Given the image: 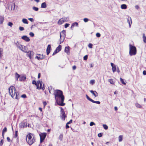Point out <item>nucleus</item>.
Here are the masks:
<instances>
[{"instance_id": "f257e3e1", "label": "nucleus", "mask_w": 146, "mask_h": 146, "mask_svg": "<svg viewBox=\"0 0 146 146\" xmlns=\"http://www.w3.org/2000/svg\"><path fill=\"white\" fill-rule=\"evenodd\" d=\"M54 94L57 104L62 106H64L65 104L64 103V97L62 91L59 90H56L54 91Z\"/></svg>"}, {"instance_id": "f03ea898", "label": "nucleus", "mask_w": 146, "mask_h": 146, "mask_svg": "<svg viewBox=\"0 0 146 146\" xmlns=\"http://www.w3.org/2000/svg\"><path fill=\"white\" fill-rule=\"evenodd\" d=\"M9 93L12 98H14L15 95V98L18 100L20 96H19V94L17 92V90L13 86H11L9 88Z\"/></svg>"}, {"instance_id": "7ed1b4c3", "label": "nucleus", "mask_w": 146, "mask_h": 146, "mask_svg": "<svg viewBox=\"0 0 146 146\" xmlns=\"http://www.w3.org/2000/svg\"><path fill=\"white\" fill-rule=\"evenodd\" d=\"M31 135V133H29L26 137L27 142L30 145H32L35 141V139L33 137L32 139V137Z\"/></svg>"}, {"instance_id": "20e7f679", "label": "nucleus", "mask_w": 146, "mask_h": 146, "mask_svg": "<svg viewBox=\"0 0 146 146\" xmlns=\"http://www.w3.org/2000/svg\"><path fill=\"white\" fill-rule=\"evenodd\" d=\"M15 43L17 47L20 50L24 52H27V48L26 46L21 45L19 43L18 41L15 42Z\"/></svg>"}, {"instance_id": "39448f33", "label": "nucleus", "mask_w": 146, "mask_h": 146, "mask_svg": "<svg viewBox=\"0 0 146 146\" xmlns=\"http://www.w3.org/2000/svg\"><path fill=\"white\" fill-rule=\"evenodd\" d=\"M129 54L130 55V56L135 55L136 54L137 52L136 48V47L131 44H129Z\"/></svg>"}, {"instance_id": "423d86ee", "label": "nucleus", "mask_w": 146, "mask_h": 146, "mask_svg": "<svg viewBox=\"0 0 146 146\" xmlns=\"http://www.w3.org/2000/svg\"><path fill=\"white\" fill-rule=\"evenodd\" d=\"M65 37L66 31L65 30H63L60 33V42L59 43H58V44H60L64 41Z\"/></svg>"}, {"instance_id": "0eeeda50", "label": "nucleus", "mask_w": 146, "mask_h": 146, "mask_svg": "<svg viewBox=\"0 0 146 146\" xmlns=\"http://www.w3.org/2000/svg\"><path fill=\"white\" fill-rule=\"evenodd\" d=\"M61 110V119L63 120L64 121L66 117V115L65 114L64 111V110L63 109L62 107H60Z\"/></svg>"}, {"instance_id": "6e6552de", "label": "nucleus", "mask_w": 146, "mask_h": 146, "mask_svg": "<svg viewBox=\"0 0 146 146\" xmlns=\"http://www.w3.org/2000/svg\"><path fill=\"white\" fill-rule=\"evenodd\" d=\"M39 135L40 137V143H41L45 139L46 135V133H41L39 134Z\"/></svg>"}, {"instance_id": "1a4fd4ad", "label": "nucleus", "mask_w": 146, "mask_h": 146, "mask_svg": "<svg viewBox=\"0 0 146 146\" xmlns=\"http://www.w3.org/2000/svg\"><path fill=\"white\" fill-rule=\"evenodd\" d=\"M45 58V55L40 54H38L37 56L35 57V58H36L38 60L44 59Z\"/></svg>"}, {"instance_id": "9d476101", "label": "nucleus", "mask_w": 146, "mask_h": 146, "mask_svg": "<svg viewBox=\"0 0 146 146\" xmlns=\"http://www.w3.org/2000/svg\"><path fill=\"white\" fill-rule=\"evenodd\" d=\"M38 83L39 88H38L37 89H42V90H44L45 89V88L44 87V86H42V81H40V80L38 81Z\"/></svg>"}, {"instance_id": "9b49d317", "label": "nucleus", "mask_w": 146, "mask_h": 146, "mask_svg": "<svg viewBox=\"0 0 146 146\" xmlns=\"http://www.w3.org/2000/svg\"><path fill=\"white\" fill-rule=\"evenodd\" d=\"M21 38L27 42H28L30 41V39L26 35L23 36L21 37Z\"/></svg>"}, {"instance_id": "f8f14e48", "label": "nucleus", "mask_w": 146, "mask_h": 146, "mask_svg": "<svg viewBox=\"0 0 146 146\" xmlns=\"http://www.w3.org/2000/svg\"><path fill=\"white\" fill-rule=\"evenodd\" d=\"M111 65L112 67V70L113 72L114 73L116 71V67L115 65L113 63H111Z\"/></svg>"}, {"instance_id": "ddd939ff", "label": "nucleus", "mask_w": 146, "mask_h": 146, "mask_svg": "<svg viewBox=\"0 0 146 146\" xmlns=\"http://www.w3.org/2000/svg\"><path fill=\"white\" fill-rule=\"evenodd\" d=\"M51 49V45L50 44H48L47 46L46 50V54L47 55H48L49 54Z\"/></svg>"}, {"instance_id": "4468645a", "label": "nucleus", "mask_w": 146, "mask_h": 146, "mask_svg": "<svg viewBox=\"0 0 146 146\" xmlns=\"http://www.w3.org/2000/svg\"><path fill=\"white\" fill-rule=\"evenodd\" d=\"M127 22L129 24V27H131V24L132 23L131 19L130 17H128L127 19Z\"/></svg>"}, {"instance_id": "2eb2a0df", "label": "nucleus", "mask_w": 146, "mask_h": 146, "mask_svg": "<svg viewBox=\"0 0 146 146\" xmlns=\"http://www.w3.org/2000/svg\"><path fill=\"white\" fill-rule=\"evenodd\" d=\"M9 8H11V9L12 10H14L15 8V3H12L9 6Z\"/></svg>"}, {"instance_id": "dca6fc26", "label": "nucleus", "mask_w": 146, "mask_h": 146, "mask_svg": "<svg viewBox=\"0 0 146 146\" xmlns=\"http://www.w3.org/2000/svg\"><path fill=\"white\" fill-rule=\"evenodd\" d=\"M26 78V76L25 75L20 76V78H19L20 81H24Z\"/></svg>"}, {"instance_id": "f3484780", "label": "nucleus", "mask_w": 146, "mask_h": 146, "mask_svg": "<svg viewBox=\"0 0 146 146\" xmlns=\"http://www.w3.org/2000/svg\"><path fill=\"white\" fill-rule=\"evenodd\" d=\"M90 92L95 97H97L98 96V94L95 91H93L92 90H90Z\"/></svg>"}, {"instance_id": "a211bd4d", "label": "nucleus", "mask_w": 146, "mask_h": 146, "mask_svg": "<svg viewBox=\"0 0 146 146\" xmlns=\"http://www.w3.org/2000/svg\"><path fill=\"white\" fill-rule=\"evenodd\" d=\"M69 48L70 47L69 46L66 47L65 48L64 52L68 54L70 53L69 51Z\"/></svg>"}, {"instance_id": "6ab92c4d", "label": "nucleus", "mask_w": 146, "mask_h": 146, "mask_svg": "<svg viewBox=\"0 0 146 146\" xmlns=\"http://www.w3.org/2000/svg\"><path fill=\"white\" fill-rule=\"evenodd\" d=\"M64 22V21L63 20V18H61L58 20V23L59 25H61Z\"/></svg>"}, {"instance_id": "aec40b11", "label": "nucleus", "mask_w": 146, "mask_h": 146, "mask_svg": "<svg viewBox=\"0 0 146 146\" xmlns=\"http://www.w3.org/2000/svg\"><path fill=\"white\" fill-rule=\"evenodd\" d=\"M32 84H35L36 86V88H39L38 81L36 82V81L34 80L32 82Z\"/></svg>"}, {"instance_id": "412c9836", "label": "nucleus", "mask_w": 146, "mask_h": 146, "mask_svg": "<svg viewBox=\"0 0 146 146\" xmlns=\"http://www.w3.org/2000/svg\"><path fill=\"white\" fill-rule=\"evenodd\" d=\"M27 52H25V53H27L28 54L27 55L28 56L29 58L30 59H31V56L32 55V52L31 51H29L28 52L27 51Z\"/></svg>"}, {"instance_id": "4be33fe9", "label": "nucleus", "mask_w": 146, "mask_h": 146, "mask_svg": "<svg viewBox=\"0 0 146 146\" xmlns=\"http://www.w3.org/2000/svg\"><path fill=\"white\" fill-rule=\"evenodd\" d=\"M46 4L45 2L42 3L41 5V7L42 8H45L46 7Z\"/></svg>"}, {"instance_id": "5701e85b", "label": "nucleus", "mask_w": 146, "mask_h": 146, "mask_svg": "<svg viewBox=\"0 0 146 146\" xmlns=\"http://www.w3.org/2000/svg\"><path fill=\"white\" fill-rule=\"evenodd\" d=\"M20 75L18 74L17 72L15 74V77L16 80H18V78H20Z\"/></svg>"}, {"instance_id": "b1692460", "label": "nucleus", "mask_w": 146, "mask_h": 146, "mask_svg": "<svg viewBox=\"0 0 146 146\" xmlns=\"http://www.w3.org/2000/svg\"><path fill=\"white\" fill-rule=\"evenodd\" d=\"M121 8L122 9H126L127 8V5L125 4H122L121 5Z\"/></svg>"}, {"instance_id": "393cba45", "label": "nucleus", "mask_w": 146, "mask_h": 146, "mask_svg": "<svg viewBox=\"0 0 146 146\" xmlns=\"http://www.w3.org/2000/svg\"><path fill=\"white\" fill-rule=\"evenodd\" d=\"M48 90L50 93H52L53 91H54L53 89H52L51 86H50L48 87Z\"/></svg>"}, {"instance_id": "a878e982", "label": "nucleus", "mask_w": 146, "mask_h": 146, "mask_svg": "<svg viewBox=\"0 0 146 146\" xmlns=\"http://www.w3.org/2000/svg\"><path fill=\"white\" fill-rule=\"evenodd\" d=\"M143 40L144 42L145 43H146V37L145 36V34L143 33Z\"/></svg>"}, {"instance_id": "bb28decb", "label": "nucleus", "mask_w": 146, "mask_h": 146, "mask_svg": "<svg viewBox=\"0 0 146 146\" xmlns=\"http://www.w3.org/2000/svg\"><path fill=\"white\" fill-rule=\"evenodd\" d=\"M78 25V23L77 22H74L72 24L71 28L74 27V26H77Z\"/></svg>"}, {"instance_id": "cd10ccee", "label": "nucleus", "mask_w": 146, "mask_h": 146, "mask_svg": "<svg viewBox=\"0 0 146 146\" xmlns=\"http://www.w3.org/2000/svg\"><path fill=\"white\" fill-rule=\"evenodd\" d=\"M3 49L2 48H0V58H1L2 56V54Z\"/></svg>"}, {"instance_id": "c85d7f7f", "label": "nucleus", "mask_w": 146, "mask_h": 146, "mask_svg": "<svg viewBox=\"0 0 146 146\" xmlns=\"http://www.w3.org/2000/svg\"><path fill=\"white\" fill-rule=\"evenodd\" d=\"M22 21L24 23L28 24V23L27 20L26 19H23Z\"/></svg>"}, {"instance_id": "c756f323", "label": "nucleus", "mask_w": 146, "mask_h": 146, "mask_svg": "<svg viewBox=\"0 0 146 146\" xmlns=\"http://www.w3.org/2000/svg\"><path fill=\"white\" fill-rule=\"evenodd\" d=\"M135 105V106L138 108H142V106L141 105L137 103H136Z\"/></svg>"}, {"instance_id": "7c9ffc66", "label": "nucleus", "mask_w": 146, "mask_h": 146, "mask_svg": "<svg viewBox=\"0 0 146 146\" xmlns=\"http://www.w3.org/2000/svg\"><path fill=\"white\" fill-rule=\"evenodd\" d=\"M61 46L60 45H59L58 47H57L56 48V49L57 50H58V52H59L61 50Z\"/></svg>"}, {"instance_id": "2f4dec72", "label": "nucleus", "mask_w": 146, "mask_h": 146, "mask_svg": "<svg viewBox=\"0 0 146 146\" xmlns=\"http://www.w3.org/2000/svg\"><path fill=\"white\" fill-rule=\"evenodd\" d=\"M91 102L92 103H96L98 104H100V102L98 101H95L93 100H92Z\"/></svg>"}, {"instance_id": "473e14b6", "label": "nucleus", "mask_w": 146, "mask_h": 146, "mask_svg": "<svg viewBox=\"0 0 146 146\" xmlns=\"http://www.w3.org/2000/svg\"><path fill=\"white\" fill-rule=\"evenodd\" d=\"M4 20V18L3 17L0 18V24H1L3 23Z\"/></svg>"}, {"instance_id": "72a5a7b5", "label": "nucleus", "mask_w": 146, "mask_h": 146, "mask_svg": "<svg viewBox=\"0 0 146 146\" xmlns=\"http://www.w3.org/2000/svg\"><path fill=\"white\" fill-rule=\"evenodd\" d=\"M108 82L110 83L111 84H114V82L113 80L112 79H109L108 80Z\"/></svg>"}, {"instance_id": "f704fd0d", "label": "nucleus", "mask_w": 146, "mask_h": 146, "mask_svg": "<svg viewBox=\"0 0 146 146\" xmlns=\"http://www.w3.org/2000/svg\"><path fill=\"white\" fill-rule=\"evenodd\" d=\"M123 136L122 135H120L119 137V142H121L122 140Z\"/></svg>"}, {"instance_id": "c9c22d12", "label": "nucleus", "mask_w": 146, "mask_h": 146, "mask_svg": "<svg viewBox=\"0 0 146 146\" xmlns=\"http://www.w3.org/2000/svg\"><path fill=\"white\" fill-rule=\"evenodd\" d=\"M120 81L124 85H125L126 83L124 82L123 80L121 78H120Z\"/></svg>"}, {"instance_id": "e433bc0d", "label": "nucleus", "mask_w": 146, "mask_h": 146, "mask_svg": "<svg viewBox=\"0 0 146 146\" xmlns=\"http://www.w3.org/2000/svg\"><path fill=\"white\" fill-rule=\"evenodd\" d=\"M103 126L104 128L106 130L108 128V127L106 124H103Z\"/></svg>"}, {"instance_id": "4c0bfd02", "label": "nucleus", "mask_w": 146, "mask_h": 146, "mask_svg": "<svg viewBox=\"0 0 146 146\" xmlns=\"http://www.w3.org/2000/svg\"><path fill=\"white\" fill-rule=\"evenodd\" d=\"M33 9L35 11H37L38 10V7H33Z\"/></svg>"}, {"instance_id": "58836bf2", "label": "nucleus", "mask_w": 146, "mask_h": 146, "mask_svg": "<svg viewBox=\"0 0 146 146\" xmlns=\"http://www.w3.org/2000/svg\"><path fill=\"white\" fill-rule=\"evenodd\" d=\"M86 98H87V99L89 101H90V102H91L92 101V99L90 98L87 95H86Z\"/></svg>"}, {"instance_id": "ea45409f", "label": "nucleus", "mask_w": 146, "mask_h": 146, "mask_svg": "<svg viewBox=\"0 0 146 146\" xmlns=\"http://www.w3.org/2000/svg\"><path fill=\"white\" fill-rule=\"evenodd\" d=\"M95 82V80H91L90 82V83L92 84H93Z\"/></svg>"}, {"instance_id": "a19ab883", "label": "nucleus", "mask_w": 146, "mask_h": 146, "mask_svg": "<svg viewBox=\"0 0 146 146\" xmlns=\"http://www.w3.org/2000/svg\"><path fill=\"white\" fill-rule=\"evenodd\" d=\"M27 126V124L25 123H23L22 124V127L24 128L26 127Z\"/></svg>"}, {"instance_id": "79ce46f5", "label": "nucleus", "mask_w": 146, "mask_h": 146, "mask_svg": "<svg viewBox=\"0 0 146 146\" xmlns=\"http://www.w3.org/2000/svg\"><path fill=\"white\" fill-rule=\"evenodd\" d=\"M7 131V128L6 127H5L3 129V130L2 132L3 133H4L5 132H6Z\"/></svg>"}, {"instance_id": "37998d69", "label": "nucleus", "mask_w": 146, "mask_h": 146, "mask_svg": "<svg viewBox=\"0 0 146 146\" xmlns=\"http://www.w3.org/2000/svg\"><path fill=\"white\" fill-rule=\"evenodd\" d=\"M84 21L85 22H87L89 20V19L87 18H85L84 19Z\"/></svg>"}, {"instance_id": "c03bdc74", "label": "nucleus", "mask_w": 146, "mask_h": 146, "mask_svg": "<svg viewBox=\"0 0 146 146\" xmlns=\"http://www.w3.org/2000/svg\"><path fill=\"white\" fill-rule=\"evenodd\" d=\"M13 25V23L11 22H9L8 23V25L11 27Z\"/></svg>"}, {"instance_id": "a18cd8bd", "label": "nucleus", "mask_w": 146, "mask_h": 146, "mask_svg": "<svg viewBox=\"0 0 146 146\" xmlns=\"http://www.w3.org/2000/svg\"><path fill=\"white\" fill-rule=\"evenodd\" d=\"M95 123L93 122H91L90 124V126H92L93 125H95Z\"/></svg>"}, {"instance_id": "49530a36", "label": "nucleus", "mask_w": 146, "mask_h": 146, "mask_svg": "<svg viewBox=\"0 0 146 146\" xmlns=\"http://www.w3.org/2000/svg\"><path fill=\"white\" fill-rule=\"evenodd\" d=\"M58 52V50L56 49L54 51V52L52 54V55H54L55 54Z\"/></svg>"}, {"instance_id": "de8ad7c7", "label": "nucleus", "mask_w": 146, "mask_h": 146, "mask_svg": "<svg viewBox=\"0 0 146 146\" xmlns=\"http://www.w3.org/2000/svg\"><path fill=\"white\" fill-rule=\"evenodd\" d=\"M29 34L31 37H33L34 36V34L33 32H30Z\"/></svg>"}, {"instance_id": "09e8293b", "label": "nucleus", "mask_w": 146, "mask_h": 146, "mask_svg": "<svg viewBox=\"0 0 146 146\" xmlns=\"http://www.w3.org/2000/svg\"><path fill=\"white\" fill-rule=\"evenodd\" d=\"M88 58V56L87 55H86L84 57V60H86Z\"/></svg>"}, {"instance_id": "8fccbe9b", "label": "nucleus", "mask_w": 146, "mask_h": 146, "mask_svg": "<svg viewBox=\"0 0 146 146\" xmlns=\"http://www.w3.org/2000/svg\"><path fill=\"white\" fill-rule=\"evenodd\" d=\"M62 137L63 135L62 134H61L59 137V139L60 140H62Z\"/></svg>"}, {"instance_id": "3c124183", "label": "nucleus", "mask_w": 146, "mask_h": 146, "mask_svg": "<svg viewBox=\"0 0 146 146\" xmlns=\"http://www.w3.org/2000/svg\"><path fill=\"white\" fill-rule=\"evenodd\" d=\"M19 29L21 31H23L24 30V29L23 27H19Z\"/></svg>"}, {"instance_id": "603ef678", "label": "nucleus", "mask_w": 146, "mask_h": 146, "mask_svg": "<svg viewBox=\"0 0 146 146\" xmlns=\"http://www.w3.org/2000/svg\"><path fill=\"white\" fill-rule=\"evenodd\" d=\"M96 35V36L98 38L100 37L101 36V35L99 33H97Z\"/></svg>"}, {"instance_id": "864d4df0", "label": "nucleus", "mask_w": 146, "mask_h": 146, "mask_svg": "<svg viewBox=\"0 0 146 146\" xmlns=\"http://www.w3.org/2000/svg\"><path fill=\"white\" fill-rule=\"evenodd\" d=\"M17 133H18V131H15V138H16L17 137V136H18V135H17Z\"/></svg>"}, {"instance_id": "5fc2aeb1", "label": "nucleus", "mask_w": 146, "mask_h": 146, "mask_svg": "<svg viewBox=\"0 0 146 146\" xmlns=\"http://www.w3.org/2000/svg\"><path fill=\"white\" fill-rule=\"evenodd\" d=\"M69 25H70L69 24L66 23L65 24V25H64V27L65 28H66L67 27H68L69 26Z\"/></svg>"}, {"instance_id": "6e6d98bb", "label": "nucleus", "mask_w": 146, "mask_h": 146, "mask_svg": "<svg viewBox=\"0 0 146 146\" xmlns=\"http://www.w3.org/2000/svg\"><path fill=\"white\" fill-rule=\"evenodd\" d=\"M92 44L91 43H89L88 44V47L90 48H92Z\"/></svg>"}, {"instance_id": "4d7b16f0", "label": "nucleus", "mask_w": 146, "mask_h": 146, "mask_svg": "<svg viewBox=\"0 0 146 146\" xmlns=\"http://www.w3.org/2000/svg\"><path fill=\"white\" fill-rule=\"evenodd\" d=\"M3 140L2 139L0 141V145L1 146H2L3 145Z\"/></svg>"}, {"instance_id": "13d9d810", "label": "nucleus", "mask_w": 146, "mask_h": 146, "mask_svg": "<svg viewBox=\"0 0 146 146\" xmlns=\"http://www.w3.org/2000/svg\"><path fill=\"white\" fill-rule=\"evenodd\" d=\"M72 119H71L70 120V121L66 123H67V124H70V123H72Z\"/></svg>"}, {"instance_id": "bf43d9fd", "label": "nucleus", "mask_w": 146, "mask_h": 146, "mask_svg": "<svg viewBox=\"0 0 146 146\" xmlns=\"http://www.w3.org/2000/svg\"><path fill=\"white\" fill-rule=\"evenodd\" d=\"M21 97L23 98H25L27 97L26 96L25 94H23L21 96Z\"/></svg>"}, {"instance_id": "052dcab7", "label": "nucleus", "mask_w": 146, "mask_h": 146, "mask_svg": "<svg viewBox=\"0 0 146 146\" xmlns=\"http://www.w3.org/2000/svg\"><path fill=\"white\" fill-rule=\"evenodd\" d=\"M102 136V134L101 133H100L98 134V136L99 137H101Z\"/></svg>"}, {"instance_id": "680f3d73", "label": "nucleus", "mask_w": 146, "mask_h": 146, "mask_svg": "<svg viewBox=\"0 0 146 146\" xmlns=\"http://www.w3.org/2000/svg\"><path fill=\"white\" fill-rule=\"evenodd\" d=\"M28 20L32 22H33L34 21V19L32 18H29L28 19Z\"/></svg>"}, {"instance_id": "e2e57ef3", "label": "nucleus", "mask_w": 146, "mask_h": 146, "mask_svg": "<svg viewBox=\"0 0 146 146\" xmlns=\"http://www.w3.org/2000/svg\"><path fill=\"white\" fill-rule=\"evenodd\" d=\"M43 104L44 105V108L45 107V106L47 104V103L46 102H43Z\"/></svg>"}, {"instance_id": "0e129e2a", "label": "nucleus", "mask_w": 146, "mask_h": 146, "mask_svg": "<svg viewBox=\"0 0 146 146\" xmlns=\"http://www.w3.org/2000/svg\"><path fill=\"white\" fill-rule=\"evenodd\" d=\"M68 125V124H67V123L66 124V129L69 128V126Z\"/></svg>"}, {"instance_id": "69168bd1", "label": "nucleus", "mask_w": 146, "mask_h": 146, "mask_svg": "<svg viewBox=\"0 0 146 146\" xmlns=\"http://www.w3.org/2000/svg\"><path fill=\"white\" fill-rule=\"evenodd\" d=\"M7 139L8 141L9 142L10 141V139L9 137H7Z\"/></svg>"}, {"instance_id": "338daca9", "label": "nucleus", "mask_w": 146, "mask_h": 146, "mask_svg": "<svg viewBox=\"0 0 146 146\" xmlns=\"http://www.w3.org/2000/svg\"><path fill=\"white\" fill-rule=\"evenodd\" d=\"M143 74L144 75H146V70H144L143 72Z\"/></svg>"}, {"instance_id": "774afa93", "label": "nucleus", "mask_w": 146, "mask_h": 146, "mask_svg": "<svg viewBox=\"0 0 146 146\" xmlns=\"http://www.w3.org/2000/svg\"><path fill=\"white\" fill-rule=\"evenodd\" d=\"M76 68V66H74L72 67V69L73 70H75Z\"/></svg>"}]
</instances>
